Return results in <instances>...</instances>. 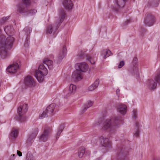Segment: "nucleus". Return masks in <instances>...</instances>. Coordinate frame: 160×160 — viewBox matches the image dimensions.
Segmentation results:
<instances>
[{
    "mask_svg": "<svg viewBox=\"0 0 160 160\" xmlns=\"http://www.w3.org/2000/svg\"><path fill=\"white\" fill-rule=\"evenodd\" d=\"M122 121V119L121 116H115L111 119H107L104 121L101 120L99 121L98 124L101 126L103 130L109 128L111 130H112L119 127Z\"/></svg>",
    "mask_w": 160,
    "mask_h": 160,
    "instance_id": "nucleus-1",
    "label": "nucleus"
},
{
    "mask_svg": "<svg viewBox=\"0 0 160 160\" xmlns=\"http://www.w3.org/2000/svg\"><path fill=\"white\" fill-rule=\"evenodd\" d=\"M14 39L11 36L7 37L5 41L2 39L0 41V55L2 59H5L9 56L8 50L10 49L12 47Z\"/></svg>",
    "mask_w": 160,
    "mask_h": 160,
    "instance_id": "nucleus-2",
    "label": "nucleus"
},
{
    "mask_svg": "<svg viewBox=\"0 0 160 160\" xmlns=\"http://www.w3.org/2000/svg\"><path fill=\"white\" fill-rule=\"evenodd\" d=\"M65 15V12L64 10L62 9H60L59 11V21L56 26L50 25L48 26L46 29V33L49 34L53 33L55 34L56 31L59 26L63 21Z\"/></svg>",
    "mask_w": 160,
    "mask_h": 160,
    "instance_id": "nucleus-3",
    "label": "nucleus"
},
{
    "mask_svg": "<svg viewBox=\"0 0 160 160\" xmlns=\"http://www.w3.org/2000/svg\"><path fill=\"white\" fill-rule=\"evenodd\" d=\"M28 109V105L27 104H23L21 105L18 109V115L15 118V119L20 122H24L26 120L24 114L27 112Z\"/></svg>",
    "mask_w": 160,
    "mask_h": 160,
    "instance_id": "nucleus-4",
    "label": "nucleus"
},
{
    "mask_svg": "<svg viewBox=\"0 0 160 160\" xmlns=\"http://www.w3.org/2000/svg\"><path fill=\"white\" fill-rule=\"evenodd\" d=\"M48 73V71L45 66L43 64L39 65L38 70L36 71L35 76L39 82H42L44 79V77Z\"/></svg>",
    "mask_w": 160,
    "mask_h": 160,
    "instance_id": "nucleus-5",
    "label": "nucleus"
},
{
    "mask_svg": "<svg viewBox=\"0 0 160 160\" xmlns=\"http://www.w3.org/2000/svg\"><path fill=\"white\" fill-rule=\"evenodd\" d=\"M154 79L155 81L151 79L147 81V85L148 88L150 90H154L156 88L157 82L160 83V71L158 72Z\"/></svg>",
    "mask_w": 160,
    "mask_h": 160,
    "instance_id": "nucleus-6",
    "label": "nucleus"
},
{
    "mask_svg": "<svg viewBox=\"0 0 160 160\" xmlns=\"http://www.w3.org/2000/svg\"><path fill=\"white\" fill-rule=\"evenodd\" d=\"M22 3L19 4L18 8V11L20 13L27 12L28 10V7L31 4L30 0H22Z\"/></svg>",
    "mask_w": 160,
    "mask_h": 160,
    "instance_id": "nucleus-7",
    "label": "nucleus"
},
{
    "mask_svg": "<svg viewBox=\"0 0 160 160\" xmlns=\"http://www.w3.org/2000/svg\"><path fill=\"white\" fill-rule=\"evenodd\" d=\"M56 105L55 103H52L47 107L46 110L40 115L39 118H43L51 115L53 112Z\"/></svg>",
    "mask_w": 160,
    "mask_h": 160,
    "instance_id": "nucleus-8",
    "label": "nucleus"
},
{
    "mask_svg": "<svg viewBox=\"0 0 160 160\" xmlns=\"http://www.w3.org/2000/svg\"><path fill=\"white\" fill-rule=\"evenodd\" d=\"M155 22L154 16L151 13H148L146 15L144 22L147 26H152Z\"/></svg>",
    "mask_w": 160,
    "mask_h": 160,
    "instance_id": "nucleus-9",
    "label": "nucleus"
},
{
    "mask_svg": "<svg viewBox=\"0 0 160 160\" xmlns=\"http://www.w3.org/2000/svg\"><path fill=\"white\" fill-rule=\"evenodd\" d=\"M52 129L50 127H47L44 129L43 132L40 137V139L41 141L45 142L50 137V134L52 132Z\"/></svg>",
    "mask_w": 160,
    "mask_h": 160,
    "instance_id": "nucleus-10",
    "label": "nucleus"
},
{
    "mask_svg": "<svg viewBox=\"0 0 160 160\" xmlns=\"http://www.w3.org/2000/svg\"><path fill=\"white\" fill-rule=\"evenodd\" d=\"M19 68V65L17 62H13L10 65L7 69V71L11 74H14Z\"/></svg>",
    "mask_w": 160,
    "mask_h": 160,
    "instance_id": "nucleus-11",
    "label": "nucleus"
},
{
    "mask_svg": "<svg viewBox=\"0 0 160 160\" xmlns=\"http://www.w3.org/2000/svg\"><path fill=\"white\" fill-rule=\"evenodd\" d=\"M127 1L128 0H114V2L116 6L115 7L113 6L112 9L116 11H118L119 8L124 7L125 2Z\"/></svg>",
    "mask_w": 160,
    "mask_h": 160,
    "instance_id": "nucleus-12",
    "label": "nucleus"
},
{
    "mask_svg": "<svg viewBox=\"0 0 160 160\" xmlns=\"http://www.w3.org/2000/svg\"><path fill=\"white\" fill-rule=\"evenodd\" d=\"M24 83L27 86H34L35 85V82L34 79L30 76H28L25 78Z\"/></svg>",
    "mask_w": 160,
    "mask_h": 160,
    "instance_id": "nucleus-13",
    "label": "nucleus"
},
{
    "mask_svg": "<svg viewBox=\"0 0 160 160\" xmlns=\"http://www.w3.org/2000/svg\"><path fill=\"white\" fill-rule=\"evenodd\" d=\"M75 67L77 70L81 72H86L88 68V65L85 62L77 64L75 65Z\"/></svg>",
    "mask_w": 160,
    "mask_h": 160,
    "instance_id": "nucleus-14",
    "label": "nucleus"
},
{
    "mask_svg": "<svg viewBox=\"0 0 160 160\" xmlns=\"http://www.w3.org/2000/svg\"><path fill=\"white\" fill-rule=\"evenodd\" d=\"M99 140L101 144L106 147L110 148L111 146V142L108 138H104L101 136L100 137Z\"/></svg>",
    "mask_w": 160,
    "mask_h": 160,
    "instance_id": "nucleus-15",
    "label": "nucleus"
},
{
    "mask_svg": "<svg viewBox=\"0 0 160 160\" xmlns=\"http://www.w3.org/2000/svg\"><path fill=\"white\" fill-rule=\"evenodd\" d=\"M72 77L75 82L80 80L82 79V73L80 71L77 70L73 72Z\"/></svg>",
    "mask_w": 160,
    "mask_h": 160,
    "instance_id": "nucleus-16",
    "label": "nucleus"
},
{
    "mask_svg": "<svg viewBox=\"0 0 160 160\" xmlns=\"http://www.w3.org/2000/svg\"><path fill=\"white\" fill-rule=\"evenodd\" d=\"M62 4L66 9L68 10L71 9L73 5L71 0H64Z\"/></svg>",
    "mask_w": 160,
    "mask_h": 160,
    "instance_id": "nucleus-17",
    "label": "nucleus"
},
{
    "mask_svg": "<svg viewBox=\"0 0 160 160\" xmlns=\"http://www.w3.org/2000/svg\"><path fill=\"white\" fill-rule=\"evenodd\" d=\"M117 110L121 114L124 115L127 111V107L125 105L119 104L117 106Z\"/></svg>",
    "mask_w": 160,
    "mask_h": 160,
    "instance_id": "nucleus-18",
    "label": "nucleus"
},
{
    "mask_svg": "<svg viewBox=\"0 0 160 160\" xmlns=\"http://www.w3.org/2000/svg\"><path fill=\"white\" fill-rule=\"evenodd\" d=\"M38 131V130L37 128H35L33 129L31 134L28 139V141L32 142L37 135Z\"/></svg>",
    "mask_w": 160,
    "mask_h": 160,
    "instance_id": "nucleus-19",
    "label": "nucleus"
},
{
    "mask_svg": "<svg viewBox=\"0 0 160 160\" xmlns=\"http://www.w3.org/2000/svg\"><path fill=\"white\" fill-rule=\"evenodd\" d=\"M43 62L49 69L51 70L53 68V62L52 60H50L48 58H45L44 59Z\"/></svg>",
    "mask_w": 160,
    "mask_h": 160,
    "instance_id": "nucleus-20",
    "label": "nucleus"
},
{
    "mask_svg": "<svg viewBox=\"0 0 160 160\" xmlns=\"http://www.w3.org/2000/svg\"><path fill=\"white\" fill-rule=\"evenodd\" d=\"M67 51L66 46H64L62 49L59 52L58 54V58L59 60H61L63 58L66 53Z\"/></svg>",
    "mask_w": 160,
    "mask_h": 160,
    "instance_id": "nucleus-21",
    "label": "nucleus"
},
{
    "mask_svg": "<svg viewBox=\"0 0 160 160\" xmlns=\"http://www.w3.org/2000/svg\"><path fill=\"white\" fill-rule=\"evenodd\" d=\"M126 151L125 149L123 147H121L119 148L117 152V158H121L122 156H124L126 154Z\"/></svg>",
    "mask_w": 160,
    "mask_h": 160,
    "instance_id": "nucleus-22",
    "label": "nucleus"
},
{
    "mask_svg": "<svg viewBox=\"0 0 160 160\" xmlns=\"http://www.w3.org/2000/svg\"><path fill=\"white\" fill-rule=\"evenodd\" d=\"M159 2V0H152L148 2V5L149 7H156L158 6Z\"/></svg>",
    "mask_w": 160,
    "mask_h": 160,
    "instance_id": "nucleus-23",
    "label": "nucleus"
},
{
    "mask_svg": "<svg viewBox=\"0 0 160 160\" xmlns=\"http://www.w3.org/2000/svg\"><path fill=\"white\" fill-rule=\"evenodd\" d=\"M111 54L112 52L110 50L104 49L102 51L101 55L103 58L106 59L107 57H109Z\"/></svg>",
    "mask_w": 160,
    "mask_h": 160,
    "instance_id": "nucleus-24",
    "label": "nucleus"
},
{
    "mask_svg": "<svg viewBox=\"0 0 160 160\" xmlns=\"http://www.w3.org/2000/svg\"><path fill=\"white\" fill-rule=\"evenodd\" d=\"M138 59L137 57H134L132 61V68L133 71H137L138 70Z\"/></svg>",
    "mask_w": 160,
    "mask_h": 160,
    "instance_id": "nucleus-25",
    "label": "nucleus"
},
{
    "mask_svg": "<svg viewBox=\"0 0 160 160\" xmlns=\"http://www.w3.org/2000/svg\"><path fill=\"white\" fill-rule=\"evenodd\" d=\"M99 81L98 79H97L95 81L94 83L89 86L88 88L89 91H92L97 88L99 84Z\"/></svg>",
    "mask_w": 160,
    "mask_h": 160,
    "instance_id": "nucleus-26",
    "label": "nucleus"
},
{
    "mask_svg": "<svg viewBox=\"0 0 160 160\" xmlns=\"http://www.w3.org/2000/svg\"><path fill=\"white\" fill-rule=\"evenodd\" d=\"M64 128V125H61L58 128V131L56 133V139H57L59 137L61 133Z\"/></svg>",
    "mask_w": 160,
    "mask_h": 160,
    "instance_id": "nucleus-27",
    "label": "nucleus"
},
{
    "mask_svg": "<svg viewBox=\"0 0 160 160\" xmlns=\"http://www.w3.org/2000/svg\"><path fill=\"white\" fill-rule=\"evenodd\" d=\"M69 91L71 92V95H73L75 92L76 89V86L73 84H71L69 88H68Z\"/></svg>",
    "mask_w": 160,
    "mask_h": 160,
    "instance_id": "nucleus-28",
    "label": "nucleus"
},
{
    "mask_svg": "<svg viewBox=\"0 0 160 160\" xmlns=\"http://www.w3.org/2000/svg\"><path fill=\"white\" fill-rule=\"evenodd\" d=\"M85 152V148L84 147L80 148L78 150V155L80 158H82Z\"/></svg>",
    "mask_w": 160,
    "mask_h": 160,
    "instance_id": "nucleus-29",
    "label": "nucleus"
},
{
    "mask_svg": "<svg viewBox=\"0 0 160 160\" xmlns=\"http://www.w3.org/2000/svg\"><path fill=\"white\" fill-rule=\"evenodd\" d=\"M18 131L15 128H13L10 134V137L12 138H15L18 136Z\"/></svg>",
    "mask_w": 160,
    "mask_h": 160,
    "instance_id": "nucleus-30",
    "label": "nucleus"
},
{
    "mask_svg": "<svg viewBox=\"0 0 160 160\" xmlns=\"http://www.w3.org/2000/svg\"><path fill=\"white\" fill-rule=\"evenodd\" d=\"M136 130L134 131L135 133H134V136L136 137H138L139 136V122H137L136 123Z\"/></svg>",
    "mask_w": 160,
    "mask_h": 160,
    "instance_id": "nucleus-31",
    "label": "nucleus"
},
{
    "mask_svg": "<svg viewBox=\"0 0 160 160\" xmlns=\"http://www.w3.org/2000/svg\"><path fill=\"white\" fill-rule=\"evenodd\" d=\"M4 30L6 33L8 34L11 32L13 30V28L11 25H9L6 26L4 28Z\"/></svg>",
    "mask_w": 160,
    "mask_h": 160,
    "instance_id": "nucleus-32",
    "label": "nucleus"
},
{
    "mask_svg": "<svg viewBox=\"0 0 160 160\" xmlns=\"http://www.w3.org/2000/svg\"><path fill=\"white\" fill-rule=\"evenodd\" d=\"M86 59L89 62L92 64H94L95 63V61L91 56L88 55H86Z\"/></svg>",
    "mask_w": 160,
    "mask_h": 160,
    "instance_id": "nucleus-33",
    "label": "nucleus"
},
{
    "mask_svg": "<svg viewBox=\"0 0 160 160\" xmlns=\"http://www.w3.org/2000/svg\"><path fill=\"white\" fill-rule=\"evenodd\" d=\"M64 93V95L66 97H68L70 95H71V92H70L68 88H66L63 91Z\"/></svg>",
    "mask_w": 160,
    "mask_h": 160,
    "instance_id": "nucleus-34",
    "label": "nucleus"
},
{
    "mask_svg": "<svg viewBox=\"0 0 160 160\" xmlns=\"http://www.w3.org/2000/svg\"><path fill=\"white\" fill-rule=\"evenodd\" d=\"M37 10L35 9H32L30 10H28H28L26 12H28V13L31 15H33L35 14L37 12Z\"/></svg>",
    "mask_w": 160,
    "mask_h": 160,
    "instance_id": "nucleus-35",
    "label": "nucleus"
},
{
    "mask_svg": "<svg viewBox=\"0 0 160 160\" xmlns=\"http://www.w3.org/2000/svg\"><path fill=\"white\" fill-rule=\"evenodd\" d=\"M93 104V102L90 101H89L88 102V103L84 105L88 108L90 107Z\"/></svg>",
    "mask_w": 160,
    "mask_h": 160,
    "instance_id": "nucleus-36",
    "label": "nucleus"
},
{
    "mask_svg": "<svg viewBox=\"0 0 160 160\" xmlns=\"http://www.w3.org/2000/svg\"><path fill=\"white\" fill-rule=\"evenodd\" d=\"M125 63L124 61H121L118 65V68H122L124 65Z\"/></svg>",
    "mask_w": 160,
    "mask_h": 160,
    "instance_id": "nucleus-37",
    "label": "nucleus"
},
{
    "mask_svg": "<svg viewBox=\"0 0 160 160\" xmlns=\"http://www.w3.org/2000/svg\"><path fill=\"white\" fill-rule=\"evenodd\" d=\"M133 117L134 118H136L137 116V112L135 110H133Z\"/></svg>",
    "mask_w": 160,
    "mask_h": 160,
    "instance_id": "nucleus-38",
    "label": "nucleus"
},
{
    "mask_svg": "<svg viewBox=\"0 0 160 160\" xmlns=\"http://www.w3.org/2000/svg\"><path fill=\"white\" fill-rule=\"evenodd\" d=\"M9 17L7 16L6 17H4L2 18L1 19L2 22H5L6 21H7L9 18Z\"/></svg>",
    "mask_w": 160,
    "mask_h": 160,
    "instance_id": "nucleus-39",
    "label": "nucleus"
},
{
    "mask_svg": "<svg viewBox=\"0 0 160 160\" xmlns=\"http://www.w3.org/2000/svg\"><path fill=\"white\" fill-rule=\"evenodd\" d=\"M85 54L84 52H81L78 55L79 59H82L84 57Z\"/></svg>",
    "mask_w": 160,
    "mask_h": 160,
    "instance_id": "nucleus-40",
    "label": "nucleus"
},
{
    "mask_svg": "<svg viewBox=\"0 0 160 160\" xmlns=\"http://www.w3.org/2000/svg\"><path fill=\"white\" fill-rule=\"evenodd\" d=\"M88 108H87V107L84 105L83 109H82L81 111V113L82 114Z\"/></svg>",
    "mask_w": 160,
    "mask_h": 160,
    "instance_id": "nucleus-41",
    "label": "nucleus"
},
{
    "mask_svg": "<svg viewBox=\"0 0 160 160\" xmlns=\"http://www.w3.org/2000/svg\"><path fill=\"white\" fill-rule=\"evenodd\" d=\"M26 41L25 42V43L24 44V46L25 47H28V38H27L26 39Z\"/></svg>",
    "mask_w": 160,
    "mask_h": 160,
    "instance_id": "nucleus-42",
    "label": "nucleus"
},
{
    "mask_svg": "<svg viewBox=\"0 0 160 160\" xmlns=\"http://www.w3.org/2000/svg\"><path fill=\"white\" fill-rule=\"evenodd\" d=\"M27 158H28L27 160H34V158L33 157L31 156L28 158V156H27Z\"/></svg>",
    "mask_w": 160,
    "mask_h": 160,
    "instance_id": "nucleus-43",
    "label": "nucleus"
},
{
    "mask_svg": "<svg viewBox=\"0 0 160 160\" xmlns=\"http://www.w3.org/2000/svg\"><path fill=\"white\" fill-rule=\"evenodd\" d=\"M17 154L18 155V156L19 157H21L22 156V153L20 151L17 150Z\"/></svg>",
    "mask_w": 160,
    "mask_h": 160,
    "instance_id": "nucleus-44",
    "label": "nucleus"
},
{
    "mask_svg": "<svg viewBox=\"0 0 160 160\" xmlns=\"http://www.w3.org/2000/svg\"><path fill=\"white\" fill-rule=\"evenodd\" d=\"M130 20H127L126 21L124 24V25H127L128 23H129L130 22Z\"/></svg>",
    "mask_w": 160,
    "mask_h": 160,
    "instance_id": "nucleus-45",
    "label": "nucleus"
},
{
    "mask_svg": "<svg viewBox=\"0 0 160 160\" xmlns=\"http://www.w3.org/2000/svg\"><path fill=\"white\" fill-rule=\"evenodd\" d=\"M116 93H117V94L118 95V93L119 92H120V90L119 89H117L116 90Z\"/></svg>",
    "mask_w": 160,
    "mask_h": 160,
    "instance_id": "nucleus-46",
    "label": "nucleus"
},
{
    "mask_svg": "<svg viewBox=\"0 0 160 160\" xmlns=\"http://www.w3.org/2000/svg\"><path fill=\"white\" fill-rule=\"evenodd\" d=\"M158 131L159 132H160V128H158Z\"/></svg>",
    "mask_w": 160,
    "mask_h": 160,
    "instance_id": "nucleus-47",
    "label": "nucleus"
},
{
    "mask_svg": "<svg viewBox=\"0 0 160 160\" xmlns=\"http://www.w3.org/2000/svg\"><path fill=\"white\" fill-rule=\"evenodd\" d=\"M27 29V28H24V31H26V30Z\"/></svg>",
    "mask_w": 160,
    "mask_h": 160,
    "instance_id": "nucleus-48",
    "label": "nucleus"
},
{
    "mask_svg": "<svg viewBox=\"0 0 160 160\" xmlns=\"http://www.w3.org/2000/svg\"><path fill=\"white\" fill-rule=\"evenodd\" d=\"M12 156H15V154H13L12 155Z\"/></svg>",
    "mask_w": 160,
    "mask_h": 160,
    "instance_id": "nucleus-49",
    "label": "nucleus"
},
{
    "mask_svg": "<svg viewBox=\"0 0 160 160\" xmlns=\"http://www.w3.org/2000/svg\"><path fill=\"white\" fill-rule=\"evenodd\" d=\"M143 31H145V29H144V30H143Z\"/></svg>",
    "mask_w": 160,
    "mask_h": 160,
    "instance_id": "nucleus-50",
    "label": "nucleus"
},
{
    "mask_svg": "<svg viewBox=\"0 0 160 160\" xmlns=\"http://www.w3.org/2000/svg\"><path fill=\"white\" fill-rule=\"evenodd\" d=\"M89 153H90V152H88V154H89Z\"/></svg>",
    "mask_w": 160,
    "mask_h": 160,
    "instance_id": "nucleus-51",
    "label": "nucleus"
},
{
    "mask_svg": "<svg viewBox=\"0 0 160 160\" xmlns=\"http://www.w3.org/2000/svg\"><path fill=\"white\" fill-rule=\"evenodd\" d=\"M153 160H156V159H155V158Z\"/></svg>",
    "mask_w": 160,
    "mask_h": 160,
    "instance_id": "nucleus-52",
    "label": "nucleus"
},
{
    "mask_svg": "<svg viewBox=\"0 0 160 160\" xmlns=\"http://www.w3.org/2000/svg\"><path fill=\"white\" fill-rule=\"evenodd\" d=\"M133 0V1H135V0Z\"/></svg>",
    "mask_w": 160,
    "mask_h": 160,
    "instance_id": "nucleus-53",
    "label": "nucleus"
}]
</instances>
